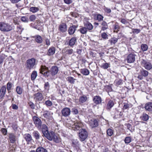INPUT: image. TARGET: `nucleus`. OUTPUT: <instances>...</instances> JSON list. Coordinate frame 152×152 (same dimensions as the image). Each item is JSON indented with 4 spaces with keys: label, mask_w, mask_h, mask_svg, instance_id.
Masks as SVG:
<instances>
[{
    "label": "nucleus",
    "mask_w": 152,
    "mask_h": 152,
    "mask_svg": "<svg viewBox=\"0 0 152 152\" xmlns=\"http://www.w3.org/2000/svg\"><path fill=\"white\" fill-rule=\"evenodd\" d=\"M42 131L44 136L48 140H52L55 139V135L54 132L52 131L49 132L48 128L45 124L42 125Z\"/></svg>",
    "instance_id": "1"
},
{
    "label": "nucleus",
    "mask_w": 152,
    "mask_h": 152,
    "mask_svg": "<svg viewBox=\"0 0 152 152\" xmlns=\"http://www.w3.org/2000/svg\"><path fill=\"white\" fill-rule=\"evenodd\" d=\"M36 64V59L34 58L28 59L26 61V66L27 69L31 70L33 69Z\"/></svg>",
    "instance_id": "2"
},
{
    "label": "nucleus",
    "mask_w": 152,
    "mask_h": 152,
    "mask_svg": "<svg viewBox=\"0 0 152 152\" xmlns=\"http://www.w3.org/2000/svg\"><path fill=\"white\" fill-rule=\"evenodd\" d=\"M39 73L45 77H48L50 75V71L48 67L45 65H41L39 69Z\"/></svg>",
    "instance_id": "3"
},
{
    "label": "nucleus",
    "mask_w": 152,
    "mask_h": 152,
    "mask_svg": "<svg viewBox=\"0 0 152 152\" xmlns=\"http://www.w3.org/2000/svg\"><path fill=\"white\" fill-rule=\"evenodd\" d=\"M88 136V133L85 129H81L79 130V137L80 141H84Z\"/></svg>",
    "instance_id": "4"
},
{
    "label": "nucleus",
    "mask_w": 152,
    "mask_h": 152,
    "mask_svg": "<svg viewBox=\"0 0 152 152\" xmlns=\"http://www.w3.org/2000/svg\"><path fill=\"white\" fill-rule=\"evenodd\" d=\"M12 29L10 25L4 22H0V30L3 31H8Z\"/></svg>",
    "instance_id": "5"
},
{
    "label": "nucleus",
    "mask_w": 152,
    "mask_h": 152,
    "mask_svg": "<svg viewBox=\"0 0 152 152\" xmlns=\"http://www.w3.org/2000/svg\"><path fill=\"white\" fill-rule=\"evenodd\" d=\"M141 64L142 66L147 70H150L152 68V65L151 63L144 59H142Z\"/></svg>",
    "instance_id": "6"
},
{
    "label": "nucleus",
    "mask_w": 152,
    "mask_h": 152,
    "mask_svg": "<svg viewBox=\"0 0 152 152\" xmlns=\"http://www.w3.org/2000/svg\"><path fill=\"white\" fill-rule=\"evenodd\" d=\"M32 119L35 126L38 128H41L42 124L41 120L38 117L35 116L33 117Z\"/></svg>",
    "instance_id": "7"
},
{
    "label": "nucleus",
    "mask_w": 152,
    "mask_h": 152,
    "mask_svg": "<svg viewBox=\"0 0 152 152\" xmlns=\"http://www.w3.org/2000/svg\"><path fill=\"white\" fill-rule=\"evenodd\" d=\"M148 72L143 69L140 70L137 76V78L140 80H142L143 79L144 77H146L148 75Z\"/></svg>",
    "instance_id": "8"
},
{
    "label": "nucleus",
    "mask_w": 152,
    "mask_h": 152,
    "mask_svg": "<svg viewBox=\"0 0 152 152\" xmlns=\"http://www.w3.org/2000/svg\"><path fill=\"white\" fill-rule=\"evenodd\" d=\"M89 124L92 128H94L98 126V120L92 118L89 121Z\"/></svg>",
    "instance_id": "9"
},
{
    "label": "nucleus",
    "mask_w": 152,
    "mask_h": 152,
    "mask_svg": "<svg viewBox=\"0 0 152 152\" xmlns=\"http://www.w3.org/2000/svg\"><path fill=\"white\" fill-rule=\"evenodd\" d=\"M136 55L134 53H130L127 57L126 61L127 62L129 63H133L135 60Z\"/></svg>",
    "instance_id": "10"
},
{
    "label": "nucleus",
    "mask_w": 152,
    "mask_h": 152,
    "mask_svg": "<svg viewBox=\"0 0 152 152\" xmlns=\"http://www.w3.org/2000/svg\"><path fill=\"white\" fill-rule=\"evenodd\" d=\"M34 98L36 102L42 101L43 98L42 94L40 92L35 93L34 94Z\"/></svg>",
    "instance_id": "11"
},
{
    "label": "nucleus",
    "mask_w": 152,
    "mask_h": 152,
    "mask_svg": "<svg viewBox=\"0 0 152 152\" xmlns=\"http://www.w3.org/2000/svg\"><path fill=\"white\" fill-rule=\"evenodd\" d=\"M83 24L84 26L89 31H91L93 28V26L88 21H84Z\"/></svg>",
    "instance_id": "12"
},
{
    "label": "nucleus",
    "mask_w": 152,
    "mask_h": 152,
    "mask_svg": "<svg viewBox=\"0 0 152 152\" xmlns=\"http://www.w3.org/2000/svg\"><path fill=\"white\" fill-rule=\"evenodd\" d=\"M6 91V87L5 86H3L0 89V99L4 98Z\"/></svg>",
    "instance_id": "13"
},
{
    "label": "nucleus",
    "mask_w": 152,
    "mask_h": 152,
    "mask_svg": "<svg viewBox=\"0 0 152 152\" xmlns=\"http://www.w3.org/2000/svg\"><path fill=\"white\" fill-rule=\"evenodd\" d=\"M61 113L63 116L65 117H67L70 115V110L69 108L65 107L62 110Z\"/></svg>",
    "instance_id": "14"
},
{
    "label": "nucleus",
    "mask_w": 152,
    "mask_h": 152,
    "mask_svg": "<svg viewBox=\"0 0 152 152\" xmlns=\"http://www.w3.org/2000/svg\"><path fill=\"white\" fill-rule=\"evenodd\" d=\"M24 137L28 144H29L33 140L31 135L29 133L25 134L24 135Z\"/></svg>",
    "instance_id": "15"
},
{
    "label": "nucleus",
    "mask_w": 152,
    "mask_h": 152,
    "mask_svg": "<svg viewBox=\"0 0 152 152\" xmlns=\"http://www.w3.org/2000/svg\"><path fill=\"white\" fill-rule=\"evenodd\" d=\"M77 39L76 37H73L69 40L67 43V45L72 48L73 46L75 44Z\"/></svg>",
    "instance_id": "16"
},
{
    "label": "nucleus",
    "mask_w": 152,
    "mask_h": 152,
    "mask_svg": "<svg viewBox=\"0 0 152 152\" xmlns=\"http://www.w3.org/2000/svg\"><path fill=\"white\" fill-rule=\"evenodd\" d=\"M62 52L63 53H65L66 55H70L73 53V50L72 48H66L62 50Z\"/></svg>",
    "instance_id": "17"
},
{
    "label": "nucleus",
    "mask_w": 152,
    "mask_h": 152,
    "mask_svg": "<svg viewBox=\"0 0 152 152\" xmlns=\"http://www.w3.org/2000/svg\"><path fill=\"white\" fill-rule=\"evenodd\" d=\"M94 102L96 104H100L102 102L101 98L99 96H94L93 98Z\"/></svg>",
    "instance_id": "18"
},
{
    "label": "nucleus",
    "mask_w": 152,
    "mask_h": 152,
    "mask_svg": "<svg viewBox=\"0 0 152 152\" xmlns=\"http://www.w3.org/2000/svg\"><path fill=\"white\" fill-rule=\"evenodd\" d=\"M145 108L146 110L152 112V102L147 103L145 105Z\"/></svg>",
    "instance_id": "19"
},
{
    "label": "nucleus",
    "mask_w": 152,
    "mask_h": 152,
    "mask_svg": "<svg viewBox=\"0 0 152 152\" xmlns=\"http://www.w3.org/2000/svg\"><path fill=\"white\" fill-rule=\"evenodd\" d=\"M101 30L104 31L108 28V26L107 23L105 21H103L101 23Z\"/></svg>",
    "instance_id": "20"
},
{
    "label": "nucleus",
    "mask_w": 152,
    "mask_h": 152,
    "mask_svg": "<svg viewBox=\"0 0 152 152\" xmlns=\"http://www.w3.org/2000/svg\"><path fill=\"white\" fill-rule=\"evenodd\" d=\"M66 26L65 23H62L59 26V30L62 32H65L66 31Z\"/></svg>",
    "instance_id": "21"
},
{
    "label": "nucleus",
    "mask_w": 152,
    "mask_h": 152,
    "mask_svg": "<svg viewBox=\"0 0 152 152\" xmlns=\"http://www.w3.org/2000/svg\"><path fill=\"white\" fill-rule=\"evenodd\" d=\"M55 48L54 47H51L48 50L47 54L48 56H52L55 53Z\"/></svg>",
    "instance_id": "22"
},
{
    "label": "nucleus",
    "mask_w": 152,
    "mask_h": 152,
    "mask_svg": "<svg viewBox=\"0 0 152 152\" xmlns=\"http://www.w3.org/2000/svg\"><path fill=\"white\" fill-rule=\"evenodd\" d=\"M35 41L38 43H41L42 42V37L39 35H35L33 37Z\"/></svg>",
    "instance_id": "23"
},
{
    "label": "nucleus",
    "mask_w": 152,
    "mask_h": 152,
    "mask_svg": "<svg viewBox=\"0 0 152 152\" xmlns=\"http://www.w3.org/2000/svg\"><path fill=\"white\" fill-rule=\"evenodd\" d=\"M114 105V103L113 101L110 100L107 103L106 107V109L108 110L113 107Z\"/></svg>",
    "instance_id": "24"
},
{
    "label": "nucleus",
    "mask_w": 152,
    "mask_h": 152,
    "mask_svg": "<svg viewBox=\"0 0 152 152\" xmlns=\"http://www.w3.org/2000/svg\"><path fill=\"white\" fill-rule=\"evenodd\" d=\"M149 118L148 115L145 113H143L140 117V118L144 121H147Z\"/></svg>",
    "instance_id": "25"
},
{
    "label": "nucleus",
    "mask_w": 152,
    "mask_h": 152,
    "mask_svg": "<svg viewBox=\"0 0 152 152\" xmlns=\"http://www.w3.org/2000/svg\"><path fill=\"white\" fill-rule=\"evenodd\" d=\"M87 99V97L86 96L83 95L80 97L79 102L80 103H83L85 102Z\"/></svg>",
    "instance_id": "26"
},
{
    "label": "nucleus",
    "mask_w": 152,
    "mask_h": 152,
    "mask_svg": "<svg viewBox=\"0 0 152 152\" xmlns=\"http://www.w3.org/2000/svg\"><path fill=\"white\" fill-rule=\"evenodd\" d=\"M33 135L36 140H38L41 137L39 132L37 131H34L33 133Z\"/></svg>",
    "instance_id": "27"
},
{
    "label": "nucleus",
    "mask_w": 152,
    "mask_h": 152,
    "mask_svg": "<svg viewBox=\"0 0 152 152\" xmlns=\"http://www.w3.org/2000/svg\"><path fill=\"white\" fill-rule=\"evenodd\" d=\"M9 137L11 143H14L15 142L16 137L14 134H10L9 135Z\"/></svg>",
    "instance_id": "28"
},
{
    "label": "nucleus",
    "mask_w": 152,
    "mask_h": 152,
    "mask_svg": "<svg viewBox=\"0 0 152 152\" xmlns=\"http://www.w3.org/2000/svg\"><path fill=\"white\" fill-rule=\"evenodd\" d=\"M76 26L75 25H72L70 26L69 29V33L70 35L73 34L76 30Z\"/></svg>",
    "instance_id": "29"
},
{
    "label": "nucleus",
    "mask_w": 152,
    "mask_h": 152,
    "mask_svg": "<svg viewBox=\"0 0 152 152\" xmlns=\"http://www.w3.org/2000/svg\"><path fill=\"white\" fill-rule=\"evenodd\" d=\"M51 74L53 76L57 74V66H53L51 69Z\"/></svg>",
    "instance_id": "30"
},
{
    "label": "nucleus",
    "mask_w": 152,
    "mask_h": 152,
    "mask_svg": "<svg viewBox=\"0 0 152 152\" xmlns=\"http://www.w3.org/2000/svg\"><path fill=\"white\" fill-rule=\"evenodd\" d=\"M80 72L84 75H87L89 74V70L86 68H83L80 70Z\"/></svg>",
    "instance_id": "31"
},
{
    "label": "nucleus",
    "mask_w": 152,
    "mask_h": 152,
    "mask_svg": "<svg viewBox=\"0 0 152 152\" xmlns=\"http://www.w3.org/2000/svg\"><path fill=\"white\" fill-rule=\"evenodd\" d=\"M118 39L115 37H112L109 40V42L110 43L111 45H115L117 42Z\"/></svg>",
    "instance_id": "32"
},
{
    "label": "nucleus",
    "mask_w": 152,
    "mask_h": 152,
    "mask_svg": "<svg viewBox=\"0 0 152 152\" xmlns=\"http://www.w3.org/2000/svg\"><path fill=\"white\" fill-rule=\"evenodd\" d=\"M37 75V73L36 71H34L32 72L31 74V79L32 81L34 80L36 78Z\"/></svg>",
    "instance_id": "33"
},
{
    "label": "nucleus",
    "mask_w": 152,
    "mask_h": 152,
    "mask_svg": "<svg viewBox=\"0 0 152 152\" xmlns=\"http://www.w3.org/2000/svg\"><path fill=\"white\" fill-rule=\"evenodd\" d=\"M23 89L20 86H18L16 87V91L18 94L19 95L21 94L23 91Z\"/></svg>",
    "instance_id": "34"
},
{
    "label": "nucleus",
    "mask_w": 152,
    "mask_h": 152,
    "mask_svg": "<svg viewBox=\"0 0 152 152\" xmlns=\"http://www.w3.org/2000/svg\"><path fill=\"white\" fill-rule=\"evenodd\" d=\"M39 9L38 7H31L29 9V11L32 13H35L39 11Z\"/></svg>",
    "instance_id": "35"
},
{
    "label": "nucleus",
    "mask_w": 152,
    "mask_h": 152,
    "mask_svg": "<svg viewBox=\"0 0 152 152\" xmlns=\"http://www.w3.org/2000/svg\"><path fill=\"white\" fill-rule=\"evenodd\" d=\"M12 87V84L10 82H8L7 84V88L8 93L11 92V90Z\"/></svg>",
    "instance_id": "36"
},
{
    "label": "nucleus",
    "mask_w": 152,
    "mask_h": 152,
    "mask_svg": "<svg viewBox=\"0 0 152 152\" xmlns=\"http://www.w3.org/2000/svg\"><path fill=\"white\" fill-rule=\"evenodd\" d=\"M123 80L120 79H117L114 82L115 85L116 86L121 85L123 83Z\"/></svg>",
    "instance_id": "37"
},
{
    "label": "nucleus",
    "mask_w": 152,
    "mask_h": 152,
    "mask_svg": "<svg viewBox=\"0 0 152 152\" xmlns=\"http://www.w3.org/2000/svg\"><path fill=\"white\" fill-rule=\"evenodd\" d=\"M36 152H48L47 150L42 147H38L36 150Z\"/></svg>",
    "instance_id": "38"
},
{
    "label": "nucleus",
    "mask_w": 152,
    "mask_h": 152,
    "mask_svg": "<svg viewBox=\"0 0 152 152\" xmlns=\"http://www.w3.org/2000/svg\"><path fill=\"white\" fill-rule=\"evenodd\" d=\"M67 80L71 84H74L76 79L71 77H68L67 78Z\"/></svg>",
    "instance_id": "39"
},
{
    "label": "nucleus",
    "mask_w": 152,
    "mask_h": 152,
    "mask_svg": "<svg viewBox=\"0 0 152 152\" xmlns=\"http://www.w3.org/2000/svg\"><path fill=\"white\" fill-rule=\"evenodd\" d=\"M72 145L73 147H78L79 146V142L77 140H73L72 141Z\"/></svg>",
    "instance_id": "40"
},
{
    "label": "nucleus",
    "mask_w": 152,
    "mask_h": 152,
    "mask_svg": "<svg viewBox=\"0 0 152 152\" xmlns=\"http://www.w3.org/2000/svg\"><path fill=\"white\" fill-rule=\"evenodd\" d=\"M141 47L143 51H147L148 49V46L145 44H143L141 45Z\"/></svg>",
    "instance_id": "41"
},
{
    "label": "nucleus",
    "mask_w": 152,
    "mask_h": 152,
    "mask_svg": "<svg viewBox=\"0 0 152 152\" xmlns=\"http://www.w3.org/2000/svg\"><path fill=\"white\" fill-rule=\"evenodd\" d=\"M79 30L80 32L82 34H86L88 31L85 26L81 28Z\"/></svg>",
    "instance_id": "42"
},
{
    "label": "nucleus",
    "mask_w": 152,
    "mask_h": 152,
    "mask_svg": "<svg viewBox=\"0 0 152 152\" xmlns=\"http://www.w3.org/2000/svg\"><path fill=\"white\" fill-rule=\"evenodd\" d=\"M28 105H29V107L32 109H34L35 108V105L32 102L29 101L28 102Z\"/></svg>",
    "instance_id": "43"
},
{
    "label": "nucleus",
    "mask_w": 152,
    "mask_h": 152,
    "mask_svg": "<svg viewBox=\"0 0 152 152\" xmlns=\"http://www.w3.org/2000/svg\"><path fill=\"white\" fill-rule=\"evenodd\" d=\"M7 56L4 54H2L0 55V64H1L4 60L5 59Z\"/></svg>",
    "instance_id": "44"
},
{
    "label": "nucleus",
    "mask_w": 152,
    "mask_h": 152,
    "mask_svg": "<svg viewBox=\"0 0 152 152\" xmlns=\"http://www.w3.org/2000/svg\"><path fill=\"white\" fill-rule=\"evenodd\" d=\"M17 28V32L20 34L22 32L23 30L22 26L19 24L18 25Z\"/></svg>",
    "instance_id": "45"
},
{
    "label": "nucleus",
    "mask_w": 152,
    "mask_h": 152,
    "mask_svg": "<svg viewBox=\"0 0 152 152\" xmlns=\"http://www.w3.org/2000/svg\"><path fill=\"white\" fill-rule=\"evenodd\" d=\"M107 134L109 136H111L113 133V130L111 129H109L107 131Z\"/></svg>",
    "instance_id": "46"
},
{
    "label": "nucleus",
    "mask_w": 152,
    "mask_h": 152,
    "mask_svg": "<svg viewBox=\"0 0 152 152\" xmlns=\"http://www.w3.org/2000/svg\"><path fill=\"white\" fill-rule=\"evenodd\" d=\"M113 26L114 27V31H116L117 32L120 28L118 24V23H116L113 25Z\"/></svg>",
    "instance_id": "47"
},
{
    "label": "nucleus",
    "mask_w": 152,
    "mask_h": 152,
    "mask_svg": "<svg viewBox=\"0 0 152 152\" xmlns=\"http://www.w3.org/2000/svg\"><path fill=\"white\" fill-rule=\"evenodd\" d=\"M132 141V138L130 137H127L125 138L124 140V142L128 144L129 143Z\"/></svg>",
    "instance_id": "48"
},
{
    "label": "nucleus",
    "mask_w": 152,
    "mask_h": 152,
    "mask_svg": "<svg viewBox=\"0 0 152 152\" xmlns=\"http://www.w3.org/2000/svg\"><path fill=\"white\" fill-rule=\"evenodd\" d=\"M36 18V16L34 15H32L30 16L29 19L30 21L34 22Z\"/></svg>",
    "instance_id": "49"
},
{
    "label": "nucleus",
    "mask_w": 152,
    "mask_h": 152,
    "mask_svg": "<svg viewBox=\"0 0 152 152\" xmlns=\"http://www.w3.org/2000/svg\"><path fill=\"white\" fill-rule=\"evenodd\" d=\"M43 113V115L45 118H48L49 117L50 115V113L48 111L46 110L44 111Z\"/></svg>",
    "instance_id": "50"
},
{
    "label": "nucleus",
    "mask_w": 152,
    "mask_h": 152,
    "mask_svg": "<svg viewBox=\"0 0 152 152\" xmlns=\"http://www.w3.org/2000/svg\"><path fill=\"white\" fill-rule=\"evenodd\" d=\"M123 109L124 110L128 109L130 107V105L127 103H123Z\"/></svg>",
    "instance_id": "51"
},
{
    "label": "nucleus",
    "mask_w": 152,
    "mask_h": 152,
    "mask_svg": "<svg viewBox=\"0 0 152 152\" xmlns=\"http://www.w3.org/2000/svg\"><path fill=\"white\" fill-rule=\"evenodd\" d=\"M96 18L99 21H100L103 20L104 17L102 15L99 14L96 15Z\"/></svg>",
    "instance_id": "52"
},
{
    "label": "nucleus",
    "mask_w": 152,
    "mask_h": 152,
    "mask_svg": "<svg viewBox=\"0 0 152 152\" xmlns=\"http://www.w3.org/2000/svg\"><path fill=\"white\" fill-rule=\"evenodd\" d=\"M102 37L104 39H108V35L105 32L102 33L101 34Z\"/></svg>",
    "instance_id": "53"
},
{
    "label": "nucleus",
    "mask_w": 152,
    "mask_h": 152,
    "mask_svg": "<svg viewBox=\"0 0 152 152\" xmlns=\"http://www.w3.org/2000/svg\"><path fill=\"white\" fill-rule=\"evenodd\" d=\"M45 104L47 107H50L52 105V102L49 100H47L45 102Z\"/></svg>",
    "instance_id": "54"
},
{
    "label": "nucleus",
    "mask_w": 152,
    "mask_h": 152,
    "mask_svg": "<svg viewBox=\"0 0 152 152\" xmlns=\"http://www.w3.org/2000/svg\"><path fill=\"white\" fill-rule=\"evenodd\" d=\"M132 33L134 34H138L140 31V30L139 29L132 28Z\"/></svg>",
    "instance_id": "55"
},
{
    "label": "nucleus",
    "mask_w": 152,
    "mask_h": 152,
    "mask_svg": "<svg viewBox=\"0 0 152 152\" xmlns=\"http://www.w3.org/2000/svg\"><path fill=\"white\" fill-rule=\"evenodd\" d=\"M103 10L105 12L107 13H110L111 12V10L110 9L108 8L105 6L104 7Z\"/></svg>",
    "instance_id": "56"
},
{
    "label": "nucleus",
    "mask_w": 152,
    "mask_h": 152,
    "mask_svg": "<svg viewBox=\"0 0 152 152\" xmlns=\"http://www.w3.org/2000/svg\"><path fill=\"white\" fill-rule=\"evenodd\" d=\"M75 125L76 129L79 130V129L82 126V124L81 123H75Z\"/></svg>",
    "instance_id": "57"
},
{
    "label": "nucleus",
    "mask_w": 152,
    "mask_h": 152,
    "mask_svg": "<svg viewBox=\"0 0 152 152\" xmlns=\"http://www.w3.org/2000/svg\"><path fill=\"white\" fill-rule=\"evenodd\" d=\"M49 83L48 82L45 83L44 84V88L45 90H48L49 89Z\"/></svg>",
    "instance_id": "58"
},
{
    "label": "nucleus",
    "mask_w": 152,
    "mask_h": 152,
    "mask_svg": "<svg viewBox=\"0 0 152 152\" xmlns=\"http://www.w3.org/2000/svg\"><path fill=\"white\" fill-rule=\"evenodd\" d=\"M1 130L3 135H6L7 134V130L6 129L2 128L1 129Z\"/></svg>",
    "instance_id": "59"
},
{
    "label": "nucleus",
    "mask_w": 152,
    "mask_h": 152,
    "mask_svg": "<svg viewBox=\"0 0 152 152\" xmlns=\"http://www.w3.org/2000/svg\"><path fill=\"white\" fill-rule=\"evenodd\" d=\"M109 64L108 63H105L103 64L102 67L104 69H107L109 67Z\"/></svg>",
    "instance_id": "60"
},
{
    "label": "nucleus",
    "mask_w": 152,
    "mask_h": 152,
    "mask_svg": "<svg viewBox=\"0 0 152 152\" xmlns=\"http://www.w3.org/2000/svg\"><path fill=\"white\" fill-rule=\"evenodd\" d=\"M21 20L22 21L24 22H28V18L26 16L22 17L21 18Z\"/></svg>",
    "instance_id": "61"
},
{
    "label": "nucleus",
    "mask_w": 152,
    "mask_h": 152,
    "mask_svg": "<svg viewBox=\"0 0 152 152\" xmlns=\"http://www.w3.org/2000/svg\"><path fill=\"white\" fill-rule=\"evenodd\" d=\"M12 127L13 129L15 130L16 131L18 129V126L17 124H12Z\"/></svg>",
    "instance_id": "62"
},
{
    "label": "nucleus",
    "mask_w": 152,
    "mask_h": 152,
    "mask_svg": "<svg viewBox=\"0 0 152 152\" xmlns=\"http://www.w3.org/2000/svg\"><path fill=\"white\" fill-rule=\"evenodd\" d=\"M126 127L128 129H129L130 131L132 132V130H133L132 129V125L129 124H128L126 125Z\"/></svg>",
    "instance_id": "63"
},
{
    "label": "nucleus",
    "mask_w": 152,
    "mask_h": 152,
    "mask_svg": "<svg viewBox=\"0 0 152 152\" xmlns=\"http://www.w3.org/2000/svg\"><path fill=\"white\" fill-rule=\"evenodd\" d=\"M12 109L14 110H17L18 108V106L15 104H12Z\"/></svg>",
    "instance_id": "64"
}]
</instances>
